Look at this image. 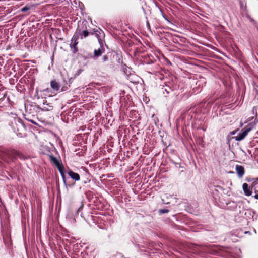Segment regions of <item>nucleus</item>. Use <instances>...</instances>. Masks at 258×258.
<instances>
[{
  "label": "nucleus",
  "instance_id": "16",
  "mask_svg": "<svg viewBox=\"0 0 258 258\" xmlns=\"http://www.w3.org/2000/svg\"><path fill=\"white\" fill-rule=\"evenodd\" d=\"M163 89V93H164V91L166 92L167 94H168L169 93V90H171V89L170 88H168V89H166V88H162Z\"/></svg>",
  "mask_w": 258,
  "mask_h": 258
},
{
  "label": "nucleus",
  "instance_id": "14",
  "mask_svg": "<svg viewBox=\"0 0 258 258\" xmlns=\"http://www.w3.org/2000/svg\"><path fill=\"white\" fill-rule=\"evenodd\" d=\"M103 61H107L108 60V57L107 55H105L102 57Z\"/></svg>",
  "mask_w": 258,
  "mask_h": 258
},
{
  "label": "nucleus",
  "instance_id": "17",
  "mask_svg": "<svg viewBox=\"0 0 258 258\" xmlns=\"http://www.w3.org/2000/svg\"><path fill=\"white\" fill-rule=\"evenodd\" d=\"M253 212L251 210H246L245 213V215L249 214L251 215V213Z\"/></svg>",
  "mask_w": 258,
  "mask_h": 258
},
{
  "label": "nucleus",
  "instance_id": "1",
  "mask_svg": "<svg viewBox=\"0 0 258 258\" xmlns=\"http://www.w3.org/2000/svg\"><path fill=\"white\" fill-rule=\"evenodd\" d=\"M17 157L21 159H26V157L23 155V154L18 151L15 150H11L6 151L4 153L3 156V159L8 162L9 160H12L13 158Z\"/></svg>",
  "mask_w": 258,
  "mask_h": 258
},
{
  "label": "nucleus",
  "instance_id": "22",
  "mask_svg": "<svg viewBox=\"0 0 258 258\" xmlns=\"http://www.w3.org/2000/svg\"><path fill=\"white\" fill-rule=\"evenodd\" d=\"M45 91H49V89H48V88H47V89H46V90H45Z\"/></svg>",
  "mask_w": 258,
  "mask_h": 258
},
{
  "label": "nucleus",
  "instance_id": "3",
  "mask_svg": "<svg viewBox=\"0 0 258 258\" xmlns=\"http://www.w3.org/2000/svg\"><path fill=\"white\" fill-rule=\"evenodd\" d=\"M80 34L81 30H77L74 33L71 39V42L70 44V47H71V48L73 49L74 53H76L78 51V49L77 45L78 44V40L80 37Z\"/></svg>",
  "mask_w": 258,
  "mask_h": 258
},
{
  "label": "nucleus",
  "instance_id": "15",
  "mask_svg": "<svg viewBox=\"0 0 258 258\" xmlns=\"http://www.w3.org/2000/svg\"><path fill=\"white\" fill-rule=\"evenodd\" d=\"M29 9V7L25 6L22 8L21 11L24 12L28 11Z\"/></svg>",
  "mask_w": 258,
  "mask_h": 258
},
{
  "label": "nucleus",
  "instance_id": "19",
  "mask_svg": "<svg viewBox=\"0 0 258 258\" xmlns=\"http://www.w3.org/2000/svg\"><path fill=\"white\" fill-rule=\"evenodd\" d=\"M28 120L29 122H30L32 123L33 124H36V123L35 121H34L33 120H32L28 119Z\"/></svg>",
  "mask_w": 258,
  "mask_h": 258
},
{
  "label": "nucleus",
  "instance_id": "13",
  "mask_svg": "<svg viewBox=\"0 0 258 258\" xmlns=\"http://www.w3.org/2000/svg\"><path fill=\"white\" fill-rule=\"evenodd\" d=\"M169 210L166 209H160L159 211V213L161 214L167 213L169 212Z\"/></svg>",
  "mask_w": 258,
  "mask_h": 258
},
{
  "label": "nucleus",
  "instance_id": "4",
  "mask_svg": "<svg viewBox=\"0 0 258 258\" xmlns=\"http://www.w3.org/2000/svg\"><path fill=\"white\" fill-rule=\"evenodd\" d=\"M50 161L52 162L55 166L58 168V170H59L60 174L61 175V177L62 178L63 182L66 183V179H65V175L64 173V166L62 165L61 163H60L59 160L55 157L53 156L52 155L50 156Z\"/></svg>",
  "mask_w": 258,
  "mask_h": 258
},
{
  "label": "nucleus",
  "instance_id": "23",
  "mask_svg": "<svg viewBox=\"0 0 258 258\" xmlns=\"http://www.w3.org/2000/svg\"><path fill=\"white\" fill-rule=\"evenodd\" d=\"M87 182V181H84V183H86Z\"/></svg>",
  "mask_w": 258,
  "mask_h": 258
},
{
  "label": "nucleus",
  "instance_id": "10",
  "mask_svg": "<svg viewBox=\"0 0 258 258\" xmlns=\"http://www.w3.org/2000/svg\"><path fill=\"white\" fill-rule=\"evenodd\" d=\"M50 86L54 91H58L60 87L58 83L55 80L51 81Z\"/></svg>",
  "mask_w": 258,
  "mask_h": 258
},
{
  "label": "nucleus",
  "instance_id": "20",
  "mask_svg": "<svg viewBox=\"0 0 258 258\" xmlns=\"http://www.w3.org/2000/svg\"><path fill=\"white\" fill-rule=\"evenodd\" d=\"M236 132V131H232L231 133V135H234Z\"/></svg>",
  "mask_w": 258,
  "mask_h": 258
},
{
  "label": "nucleus",
  "instance_id": "8",
  "mask_svg": "<svg viewBox=\"0 0 258 258\" xmlns=\"http://www.w3.org/2000/svg\"><path fill=\"white\" fill-rule=\"evenodd\" d=\"M105 51L104 48L102 46H100V47L98 49H95L94 51V58L98 57L102 55Z\"/></svg>",
  "mask_w": 258,
  "mask_h": 258
},
{
  "label": "nucleus",
  "instance_id": "2",
  "mask_svg": "<svg viewBox=\"0 0 258 258\" xmlns=\"http://www.w3.org/2000/svg\"><path fill=\"white\" fill-rule=\"evenodd\" d=\"M254 125L249 123L244 127L242 130V132L240 133L237 136L233 137L237 141H240L244 139L248 133L253 128Z\"/></svg>",
  "mask_w": 258,
  "mask_h": 258
},
{
  "label": "nucleus",
  "instance_id": "24",
  "mask_svg": "<svg viewBox=\"0 0 258 258\" xmlns=\"http://www.w3.org/2000/svg\"><path fill=\"white\" fill-rule=\"evenodd\" d=\"M115 256H113V257H112V258H115Z\"/></svg>",
  "mask_w": 258,
  "mask_h": 258
},
{
  "label": "nucleus",
  "instance_id": "21",
  "mask_svg": "<svg viewBox=\"0 0 258 258\" xmlns=\"http://www.w3.org/2000/svg\"><path fill=\"white\" fill-rule=\"evenodd\" d=\"M118 254H119V255L121 257H122V258H123V257H124L123 255L121 253H118Z\"/></svg>",
  "mask_w": 258,
  "mask_h": 258
},
{
  "label": "nucleus",
  "instance_id": "12",
  "mask_svg": "<svg viewBox=\"0 0 258 258\" xmlns=\"http://www.w3.org/2000/svg\"><path fill=\"white\" fill-rule=\"evenodd\" d=\"M47 105L48 106V107L44 106V107L42 109V110H43L44 111H49V110H52V109H53L52 106H48V104H47Z\"/></svg>",
  "mask_w": 258,
  "mask_h": 258
},
{
  "label": "nucleus",
  "instance_id": "18",
  "mask_svg": "<svg viewBox=\"0 0 258 258\" xmlns=\"http://www.w3.org/2000/svg\"><path fill=\"white\" fill-rule=\"evenodd\" d=\"M240 4L241 7H245V4L242 1H240Z\"/></svg>",
  "mask_w": 258,
  "mask_h": 258
},
{
  "label": "nucleus",
  "instance_id": "6",
  "mask_svg": "<svg viewBox=\"0 0 258 258\" xmlns=\"http://www.w3.org/2000/svg\"><path fill=\"white\" fill-rule=\"evenodd\" d=\"M253 181L251 185V189H253L255 192L254 196L255 199L258 200V189L257 190L256 185L258 184V178L252 179Z\"/></svg>",
  "mask_w": 258,
  "mask_h": 258
},
{
  "label": "nucleus",
  "instance_id": "7",
  "mask_svg": "<svg viewBox=\"0 0 258 258\" xmlns=\"http://www.w3.org/2000/svg\"><path fill=\"white\" fill-rule=\"evenodd\" d=\"M242 188L244 191V194L246 196H250L252 195V190L248 187V185L246 183H244L242 185Z\"/></svg>",
  "mask_w": 258,
  "mask_h": 258
},
{
  "label": "nucleus",
  "instance_id": "9",
  "mask_svg": "<svg viewBox=\"0 0 258 258\" xmlns=\"http://www.w3.org/2000/svg\"><path fill=\"white\" fill-rule=\"evenodd\" d=\"M69 176L75 181H79L80 179L79 174L73 172V171H69L68 173Z\"/></svg>",
  "mask_w": 258,
  "mask_h": 258
},
{
  "label": "nucleus",
  "instance_id": "5",
  "mask_svg": "<svg viewBox=\"0 0 258 258\" xmlns=\"http://www.w3.org/2000/svg\"><path fill=\"white\" fill-rule=\"evenodd\" d=\"M235 170L238 177L241 178L245 173L244 167L241 165H236Z\"/></svg>",
  "mask_w": 258,
  "mask_h": 258
},
{
  "label": "nucleus",
  "instance_id": "11",
  "mask_svg": "<svg viewBox=\"0 0 258 258\" xmlns=\"http://www.w3.org/2000/svg\"><path fill=\"white\" fill-rule=\"evenodd\" d=\"M89 32L87 30H84L82 32H81V34L80 35V37L81 39L84 38H86L89 36Z\"/></svg>",
  "mask_w": 258,
  "mask_h": 258
}]
</instances>
